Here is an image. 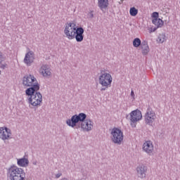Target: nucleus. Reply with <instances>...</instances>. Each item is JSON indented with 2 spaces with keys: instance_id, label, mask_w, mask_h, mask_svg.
Here are the masks:
<instances>
[{
  "instance_id": "393cba45",
  "label": "nucleus",
  "mask_w": 180,
  "mask_h": 180,
  "mask_svg": "<svg viewBox=\"0 0 180 180\" xmlns=\"http://www.w3.org/2000/svg\"><path fill=\"white\" fill-rule=\"evenodd\" d=\"M5 58L2 56V54L0 53V64H2V61H4Z\"/></svg>"
},
{
  "instance_id": "4be33fe9",
  "label": "nucleus",
  "mask_w": 180,
  "mask_h": 180,
  "mask_svg": "<svg viewBox=\"0 0 180 180\" xmlns=\"http://www.w3.org/2000/svg\"><path fill=\"white\" fill-rule=\"evenodd\" d=\"M134 47H140L141 46V39L140 38H135L132 42Z\"/></svg>"
},
{
  "instance_id": "39448f33",
  "label": "nucleus",
  "mask_w": 180,
  "mask_h": 180,
  "mask_svg": "<svg viewBox=\"0 0 180 180\" xmlns=\"http://www.w3.org/2000/svg\"><path fill=\"white\" fill-rule=\"evenodd\" d=\"M28 96H30L28 99L29 103L32 106H39L43 102V96H41V94L34 91L31 94H27Z\"/></svg>"
},
{
  "instance_id": "dca6fc26",
  "label": "nucleus",
  "mask_w": 180,
  "mask_h": 180,
  "mask_svg": "<svg viewBox=\"0 0 180 180\" xmlns=\"http://www.w3.org/2000/svg\"><path fill=\"white\" fill-rule=\"evenodd\" d=\"M136 171L140 178H146V173L147 172V166L144 165H139L136 168Z\"/></svg>"
},
{
  "instance_id": "412c9836",
  "label": "nucleus",
  "mask_w": 180,
  "mask_h": 180,
  "mask_svg": "<svg viewBox=\"0 0 180 180\" xmlns=\"http://www.w3.org/2000/svg\"><path fill=\"white\" fill-rule=\"evenodd\" d=\"M166 40H167V37L165 36V34L162 33L159 34V36L156 39V41L162 44V43H164V41H165Z\"/></svg>"
},
{
  "instance_id": "5701e85b",
  "label": "nucleus",
  "mask_w": 180,
  "mask_h": 180,
  "mask_svg": "<svg viewBox=\"0 0 180 180\" xmlns=\"http://www.w3.org/2000/svg\"><path fill=\"white\" fill-rule=\"evenodd\" d=\"M137 13H139V10L136 8V7H131L129 9V14L131 16H137Z\"/></svg>"
},
{
  "instance_id": "ddd939ff",
  "label": "nucleus",
  "mask_w": 180,
  "mask_h": 180,
  "mask_svg": "<svg viewBox=\"0 0 180 180\" xmlns=\"http://www.w3.org/2000/svg\"><path fill=\"white\" fill-rule=\"evenodd\" d=\"M75 39L78 43H81L84 40V28L77 27L75 32Z\"/></svg>"
},
{
  "instance_id": "c756f323",
  "label": "nucleus",
  "mask_w": 180,
  "mask_h": 180,
  "mask_svg": "<svg viewBox=\"0 0 180 180\" xmlns=\"http://www.w3.org/2000/svg\"><path fill=\"white\" fill-rule=\"evenodd\" d=\"M0 75H1V70H0Z\"/></svg>"
},
{
  "instance_id": "9b49d317",
  "label": "nucleus",
  "mask_w": 180,
  "mask_h": 180,
  "mask_svg": "<svg viewBox=\"0 0 180 180\" xmlns=\"http://www.w3.org/2000/svg\"><path fill=\"white\" fill-rule=\"evenodd\" d=\"M12 136V133L11 132V129L7 127H0V136L2 140H8L11 139Z\"/></svg>"
},
{
  "instance_id": "bb28decb",
  "label": "nucleus",
  "mask_w": 180,
  "mask_h": 180,
  "mask_svg": "<svg viewBox=\"0 0 180 180\" xmlns=\"http://www.w3.org/2000/svg\"><path fill=\"white\" fill-rule=\"evenodd\" d=\"M131 96L134 98V91H131Z\"/></svg>"
},
{
  "instance_id": "6ab92c4d",
  "label": "nucleus",
  "mask_w": 180,
  "mask_h": 180,
  "mask_svg": "<svg viewBox=\"0 0 180 180\" xmlns=\"http://www.w3.org/2000/svg\"><path fill=\"white\" fill-rule=\"evenodd\" d=\"M17 164L19 167H27L29 165V160L25 158L18 159Z\"/></svg>"
},
{
  "instance_id": "2eb2a0df",
  "label": "nucleus",
  "mask_w": 180,
  "mask_h": 180,
  "mask_svg": "<svg viewBox=\"0 0 180 180\" xmlns=\"http://www.w3.org/2000/svg\"><path fill=\"white\" fill-rule=\"evenodd\" d=\"M33 61H34V53L33 51H29L25 54L24 63L27 65H32Z\"/></svg>"
},
{
  "instance_id": "4468645a",
  "label": "nucleus",
  "mask_w": 180,
  "mask_h": 180,
  "mask_svg": "<svg viewBox=\"0 0 180 180\" xmlns=\"http://www.w3.org/2000/svg\"><path fill=\"white\" fill-rule=\"evenodd\" d=\"M39 72L44 77L51 76V69H50V67H49V65H43L40 68Z\"/></svg>"
},
{
  "instance_id": "aec40b11",
  "label": "nucleus",
  "mask_w": 180,
  "mask_h": 180,
  "mask_svg": "<svg viewBox=\"0 0 180 180\" xmlns=\"http://www.w3.org/2000/svg\"><path fill=\"white\" fill-rule=\"evenodd\" d=\"M152 22L155 26H157V27H162L164 25V21L161 20L160 18H156V19H153Z\"/></svg>"
},
{
  "instance_id": "f3484780",
  "label": "nucleus",
  "mask_w": 180,
  "mask_h": 180,
  "mask_svg": "<svg viewBox=\"0 0 180 180\" xmlns=\"http://www.w3.org/2000/svg\"><path fill=\"white\" fill-rule=\"evenodd\" d=\"M98 6L103 12H105L109 6V0H98Z\"/></svg>"
},
{
  "instance_id": "a878e982",
  "label": "nucleus",
  "mask_w": 180,
  "mask_h": 180,
  "mask_svg": "<svg viewBox=\"0 0 180 180\" xmlns=\"http://www.w3.org/2000/svg\"><path fill=\"white\" fill-rule=\"evenodd\" d=\"M6 67H8L7 64H1V68H2L3 70H5V68H6Z\"/></svg>"
},
{
  "instance_id": "7ed1b4c3",
  "label": "nucleus",
  "mask_w": 180,
  "mask_h": 180,
  "mask_svg": "<svg viewBox=\"0 0 180 180\" xmlns=\"http://www.w3.org/2000/svg\"><path fill=\"white\" fill-rule=\"evenodd\" d=\"M112 81L113 78L110 74L105 71H101L98 77V82L102 86L101 91H106L108 88H110Z\"/></svg>"
},
{
  "instance_id": "6e6552de",
  "label": "nucleus",
  "mask_w": 180,
  "mask_h": 180,
  "mask_svg": "<svg viewBox=\"0 0 180 180\" xmlns=\"http://www.w3.org/2000/svg\"><path fill=\"white\" fill-rule=\"evenodd\" d=\"M143 119V114H141V111L140 110H134L130 113V120H131V126L133 127H136V123L139 122Z\"/></svg>"
},
{
  "instance_id": "f257e3e1",
  "label": "nucleus",
  "mask_w": 180,
  "mask_h": 180,
  "mask_svg": "<svg viewBox=\"0 0 180 180\" xmlns=\"http://www.w3.org/2000/svg\"><path fill=\"white\" fill-rule=\"evenodd\" d=\"M22 84L25 86H31L25 91L26 95H31L33 92H37L40 89L37 79L32 75L24 77Z\"/></svg>"
},
{
  "instance_id": "f03ea898",
  "label": "nucleus",
  "mask_w": 180,
  "mask_h": 180,
  "mask_svg": "<svg viewBox=\"0 0 180 180\" xmlns=\"http://www.w3.org/2000/svg\"><path fill=\"white\" fill-rule=\"evenodd\" d=\"M8 175L10 180L26 179V173L25 172V170L16 166H11L8 169Z\"/></svg>"
},
{
  "instance_id": "1a4fd4ad",
  "label": "nucleus",
  "mask_w": 180,
  "mask_h": 180,
  "mask_svg": "<svg viewBox=\"0 0 180 180\" xmlns=\"http://www.w3.org/2000/svg\"><path fill=\"white\" fill-rule=\"evenodd\" d=\"M155 119H157L155 112L151 108L148 109L145 114V123H146V124L151 125L154 123Z\"/></svg>"
},
{
  "instance_id": "0eeeda50",
  "label": "nucleus",
  "mask_w": 180,
  "mask_h": 180,
  "mask_svg": "<svg viewBox=\"0 0 180 180\" xmlns=\"http://www.w3.org/2000/svg\"><path fill=\"white\" fill-rule=\"evenodd\" d=\"M86 119V115L84 113H79L78 115H75L72 117L70 120H68L66 121V123L68 126H70V127H75L77 126V123L78 122H84L85 120Z\"/></svg>"
},
{
  "instance_id": "9d476101",
  "label": "nucleus",
  "mask_w": 180,
  "mask_h": 180,
  "mask_svg": "<svg viewBox=\"0 0 180 180\" xmlns=\"http://www.w3.org/2000/svg\"><path fill=\"white\" fill-rule=\"evenodd\" d=\"M142 150L146 154L151 155L154 153V143L151 141H145L142 146Z\"/></svg>"
},
{
  "instance_id": "20e7f679",
  "label": "nucleus",
  "mask_w": 180,
  "mask_h": 180,
  "mask_svg": "<svg viewBox=\"0 0 180 180\" xmlns=\"http://www.w3.org/2000/svg\"><path fill=\"white\" fill-rule=\"evenodd\" d=\"M77 24L74 22H67L65 25L64 34L69 40L75 39V32L77 31Z\"/></svg>"
},
{
  "instance_id": "423d86ee",
  "label": "nucleus",
  "mask_w": 180,
  "mask_h": 180,
  "mask_svg": "<svg viewBox=\"0 0 180 180\" xmlns=\"http://www.w3.org/2000/svg\"><path fill=\"white\" fill-rule=\"evenodd\" d=\"M111 140L115 144H122L123 141V132L117 128H113L111 131Z\"/></svg>"
},
{
  "instance_id": "c85d7f7f",
  "label": "nucleus",
  "mask_w": 180,
  "mask_h": 180,
  "mask_svg": "<svg viewBox=\"0 0 180 180\" xmlns=\"http://www.w3.org/2000/svg\"><path fill=\"white\" fill-rule=\"evenodd\" d=\"M155 30H157V28H155L153 31H150V33H151L152 32H155Z\"/></svg>"
},
{
  "instance_id": "b1692460",
  "label": "nucleus",
  "mask_w": 180,
  "mask_h": 180,
  "mask_svg": "<svg viewBox=\"0 0 180 180\" xmlns=\"http://www.w3.org/2000/svg\"><path fill=\"white\" fill-rule=\"evenodd\" d=\"M159 14L158 12H154L152 13L153 19H158Z\"/></svg>"
},
{
  "instance_id": "a211bd4d",
  "label": "nucleus",
  "mask_w": 180,
  "mask_h": 180,
  "mask_svg": "<svg viewBox=\"0 0 180 180\" xmlns=\"http://www.w3.org/2000/svg\"><path fill=\"white\" fill-rule=\"evenodd\" d=\"M141 49L142 50V54L143 56H147L148 53H150V47L148 46V44L147 43H143L141 45Z\"/></svg>"
},
{
  "instance_id": "f8f14e48",
  "label": "nucleus",
  "mask_w": 180,
  "mask_h": 180,
  "mask_svg": "<svg viewBox=\"0 0 180 180\" xmlns=\"http://www.w3.org/2000/svg\"><path fill=\"white\" fill-rule=\"evenodd\" d=\"M94 127V122L90 120H86L81 123V128L84 131H90Z\"/></svg>"
},
{
  "instance_id": "cd10ccee",
  "label": "nucleus",
  "mask_w": 180,
  "mask_h": 180,
  "mask_svg": "<svg viewBox=\"0 0 180 180\" xmlns=\"http://www.w3.org/2000/svg\"><path fill=\"white\" fill-rule=\"evenodd\" d=\"M60 176H61V174H56V178H60Z\"/></svg>"
}]
</instances>
